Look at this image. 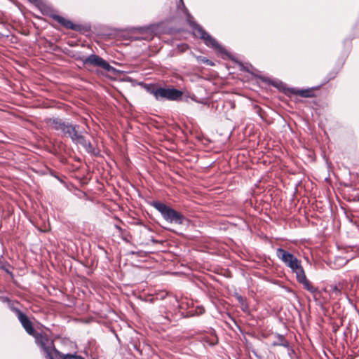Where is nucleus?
Listing matches in <instances>:
<instances>
[{"mask_svg":"<svg viewBox=\"0 0 359 359\" xmlns=\"http://www.w3.org/2000/svg\"><path fill=\"white\" fill-rule=\"evenodd\" d=\"M63 137L70 138L75 144L81 145L88 154L95 153L93 144L86 140L83 132L80 130V126L71 123Z\"/></svg>","mask_w":359,"mask_h":359,"instance_id":"f257e3e1","label":"nucleus"},{"mask_svg":"<svg viewBox=\"0 0 359 359\" xmlns=\"http://www.w3.org/2000/svg\"><path fill=\"white\" fill-rule=\"evenodd\" d=\"M36 343L45 353L47 359H60L61 358L60 352L54 347L53 341L46 334H34Z\"/></svg>","mask_w":359,"mask_h":359,"instance_id":"f03ea898","label":"nucleus"},{"mask_svg":"<svg viewBox=\"0 0 359 359\" xmlns=\"http://www.w3.org/2000/svg\"><path fill=\"white\" fill-rule=\"evenodd\" d=\"M276 256L282 262L297 276L304 270L299 260L293 254L285 250L283 248L276 250Z\"/></svg>","mask_w":359,"mask_h":359,"instance_id":"7ed1b4c3","label":"nucleus"},{"mask_svg":"<svg viewBox=\"0 0 359 359\" xmlns=\"http://www.w3.org/2000/svg\"><path fill=\"white\" fill-rule=\"evenodd\" d=\"M152 206L161 212L162 217L170 223L182 224L184 220V217L175 210L167 206L163 203L154 201Z\"/></svg>","mask_w":359,"mask_h":359,"instance_id":"20e7f679","label":"nucleus"},{"mask_svg":"<svg viewBox=\"0 0 359 359\" xmlns=\"http://www.w3.org/2000/svg\"><path fill=\"white\" fill-rule=\"evenodd\" d=\"M189 24L193 29L194 34L203 40L206 46L219 53H224L225 51L224 48L220 46L213 37L207 33L201 25L194 22H189Z\"/></svg>","mask_w":359,"mask_h":359,"instance_id":"39448f33","label":"nucleus"},{"mask_svg":"<svg viewBox=\"0 0 359 359\" xmlns=\"http://www.w3.org/2000/svg\"><path fill=\"white\" fill-rule=\"evenodd\" d=\"M158 100L166 99L168 100H179L181 99L183 93L175 88H158L151 92Z\"/></svg>","mask_w":359,"mask_h":359,"instance_id":"423d86ee","label":"nucleus"},{"mask_svg":"<svg viewBox=\"0 0 359 359\" xmlns=\"http://www.w3.org/2000/svg\"><path fill=\"white\" fill-rule=\"evenodd\" d=\"M84 65H91L94 67H102L107 72H114L115 69L111 67L106 60L99 55L91 54L83 60Z\"/></svg>","mask_w":359,"mask_h":359,"instance_id":"0eeeda50","label":"nucleus"},{"mask_svg":"<svg viewBox=\"0 0 359 359\" xmlns=\"http://www.w3.org/2000/svg\"><path fill=\"white\" fill-rule=\"evenodd\" d=\"M46 123L50 128L60 132L62 137H63L66 133V130L71 123V122L66 121L65 120L58 117L46 118Z\"/></svg>","mask_w":359,"mask_h":359,"instance_id":"6e6552de","label":"nucleus"},{"mask_svg":"<svg viewBox=\"0 0 359 359\" xmlns=\"http://www.w3.org/2000/svg\"><path fill=\"white\" fill-rule=\"evenodd\" d=\"M13 310L27 333L29 335L34 336L35 331L29 318L18 309H13Z\"/></svg>","mask_w":359,"mask_h":359,"instance_id":"1a4fd4ad","label":"nucleus"},{"mask_svg":"<svg viewBox=\"0 0 359 359\" xmlns=\"http://www.w3.org/2000/svg\"><path fill=\"white\" fill-rule=\"evenodd\" d=\"M140 36H133L135 41H151L154 37V27H140L135 29Z\"/></svg>","mask_w":359,"mask_h":359,"instance_id":"9d476101","label":"nucleus"},{"mask_svg":"<svg viewBox=\"0 0 359 359\" xmlns=\"http://www.w3.org/2000/svg\"><path fill=\"white\" fill-rule=\"evenodd\" d=\"M297 281L302 284L304 287L311 293L314 294L318 291V289L313 286L311 283L307 280L304 271L296 276Z\"/></svg>","mask_w":359,"mask_h":359,"instance_id":"9b49d317","label":"nucleus"},{"mask_svg":"<svg viewBox=\"0 0 359 359\" xmlns=\"http://www.w3.org/2000/svg\"><path fill=\"white\" fill-rule=\"evenodd\" d=\"M54 20H55L58 23L63 25L66 28L72 29V30H77L78 26L75 24H74L72 21L65 19V18L60 16V15H54L53 17Z\"/></svg>","mask_w":359,"mask_h":359,"instance_id":"f8f14e48","label":"nucleus"},{"mask_svg":"<svg viewBox=\"0 0 359 359\" xmlns=\"http://www.w3.org/2000/svg\"><path fill=\"white\" fill-rule=\"evenodd\" d=\"M290 91L292 93L298 95L302 97H312L313 96V93L310 89L299 90L297 88H292Z\"/></svg>","mask_w":359,"mask_h":359,"instance_id":"ddd939ff","label":"nucleus"},{"mask_svg":"<svg viewBox=\"0 0 359 359\" xmlns=\"http://www.w3.org/2000/svg\"><path fill=\"white\" fill-rule=\"evenodd\" d=\"M272 346H281L285 348H289V342L283 335L277 334L276 335V340L273 341Z\"/></svg>","mask_w":359,"mask_h":359,"instance_id":"4468645a","label":"nucleus"},{"mask_svg":"<svg viewBox=\"0 0 359 359\" xmlns=\"http://www.w3.org/2000/svg\"><path fill=\"white\" fill-rule=\"evenodd\" d=\"M197 59H198V61L203 62L204 64H206L208 65H210V66L214 65V63L211 60H208V58H206L205 57L199 56L197 57Z\"/></svg>","mask_w":359,"mask_h":359,"instance_id":"2eb2a0df","label":"nucleus"},{"mask_svg":"<svg viewBox=\"0 0 359 359\" xmlns=\"http://www.w3.org/2000/svg\"><path fill=\"white\" fill-rule=\"evenodd\" d=\"M237 299L243 306V309L245 310V309L247 308V305L245 304L243 298L239 295L237 297Z\"/></svg>","mask_w":359,"mask_h":359,"instance_id":"dca6fc26","label":"nucleus"},{"mask_svg":"<svg viewBox=\"0 0 359 359\" xmlns=\"http://www.w3.org/2000/svg\"><path fill=\"white\" fill-rule=\"evenodd\" d=\"M243 69H245L248 72H252V70L254 69L252 65H248L246 67H244L243 65Z\"/></svg>","mask_w":359,"mask_h":359,"instance_id":"f3484780","label":"nucleus"},{"mask_svg":"<svg viewBox=\"0 0 359 359\" xmlns=\"http://www.w3.org/2000/svg\"><path fill=\"white\" fill-rule=\"evenodd\" d=\"M332 290L336 292H339V290L338 289V287L336 285L332 287Z\"/></svg>","mask_w":359,"mask_h":359,"instance_id":"a211bd4d","label":"nucleus"},{"mask_svg":"<svg viewBox=\"0 0 359 359\" xmlns=\"http://www.w3.org/2000/svg\"><path fill=\"white\" fill-rule=\"evenodd\" d=\"M180 2L183 4V1H182V0H180Z\"/></svg>","mask_w":359,"mask_h":359,"instance_id":"6ab92c4d","label":"nucleus"},{"mask_svg":"<svg viewBox=\"0 0 359 359\" xmlns=\"http://www.w3.org/2000/svg\"><path fill=\"white\" fill-rule=\"evenodd\" d=\"M0 267H1V269H4V267L3 266H0Z\"/></svg>","mask_w":359,"mask_h":359,"instance_id":"aec40b11","label":"nucleus"}]
</instances>
